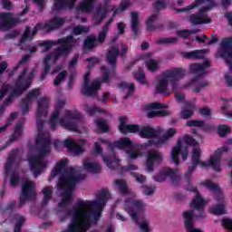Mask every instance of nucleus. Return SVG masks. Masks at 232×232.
I'll use <instances>...</instances> for the list:
<instances>
[{"label": "nucleus", "instance_id": "f257e3e1", "mask_svg": "<svg viewBox=\"0 0 232 232\" xmlns=\"http://www.w3.org/2000/svg\"><path fill=\"white\" fill-rule=\"evenodd\" d=\"M48 108H50V102L45 97L41 98L38 101L36 109V126L38 130L36 146L38 147V154L28 158L30 169L34 173V179H37L43 173V169L46 168L44 157L50 153V145L52 144L50 138L46 137L44 133H41L44 129V119L48 117Z\"/></svg>", "mask_w": 232, "mask_h": 232}, {"label": "nucleus", "instance_id": "f03ea898", "mask_svg": "<svg viewBox=\"0 0 232 232\" xmlns=\"http://www.w3.org/2000/svg\"><path fill=\"white\" fill-rule=\"evenodd\" d=\"M102 211H104V207L101 206L99 201L78 199L75 206L69 212L72 216L70 225L77 231L86 232V229L92 226L90 218L92 217L97 222L101 218Z\"/></svg>", "mask_w": 232, "mask_h": 232}, {"label": "nucleus", "instance_id": "7ed1b4c3", "mask_svg": "<svg viewBox=\"0 0 232 232\" xmlns=\"http://www.w3.org/2000/svg\"><path fill=\"white\" fill-rule=\"evenodd\" d=\"M67 164L68 159H63L57 162L51 172V178L54 179L57 175H61L58 179V186L60 189L63 190V198L70 202V200H72V193H73L75 186H77L79 181L82 180L83 178L81 174L75 175V169L66 167Z\"/></svg>", "mask_w": 232, "mask_h": 232}, {"label": "nucleus", "instance_id": "20e7f679", "mask_svg": "<svg viewBox=\"0 0 232 232\" xmlns=\"http://www.w3.org/2000/svg\"><path fill=\"white\" fill-rule=\"evenodd\" d=\"M64 104L65 102L63 100L57 102L56 106L58 109H55L51 116L50 128L51 130H55L57 128V124H60L62 128L68 130V131H77V124H79L81 119H82V116H81V112L77 111L66 110L63 117L59 120L61 110L64 108Z\"/></svg>", "mask_w": 232, "mask_h": 232}, {"label": "nucleus", "instance_id": "39448f33", "mask_svg": "<svg viewBox=\"0 0 232 232\" xmlns=\"http://www.w3.org/2000/svg\"><path fill=\"white\" fill-rule=\"evenodd\" d=\"M161 75L163 78L159 80L156 92L157 93L169 95V92H168L169 82L172 86V92H177L179 90V82L180 79H184L186 71L182 68H172L164 71Z\"/></svg>", "mask_w": 232, "mask_h": 232}, {"label": "nucleus", "instance_id": "423d86ee", "mask_svg": "<svg viewBox=\"0 0 232 232\" xmlns=\"http://www.w3.org/2000/svg\"><path fill=\"white\" fill-rule=\"evenodd\" d=\"M58 43L62 44L53 53H49L51 59L53 57V63L59 61V57H68L72 53L75 44H77V39L73 38V35L69 34L65 37L58 39Z\"/></svg>", "mask_w": 232, "mask_h": 232}, {"label": "nucleus", "instance_id": "0eeeda50", "mask_svg": "<svg viewBox=\"0 0 232 232\" xmlns=\"http://www.w3.org/2000/svg\"><path fill=\"white\" fill-rule=\"evenodd\" d=\"M23 75L21 74L18 76V79L15 82V88H12V85L4 83L0 87V101H3L5 97L8 94V92L11 91L10 95L11 97H19L23 95V92H26L28 90V82H22L21 79H23Z\"/></svg>", "mask_w": 232, "mask_h": 232}, {"label": "nucleus", "instance_id": "6e6552de", "mask_svg": "<svg viewBox=\"0 0 232 232\" xmlns=\"http://www.w3.org/2000/svg\"><path fill=\"white\" fill-rule=\"evenodd\" d=\"M101 70L102 72H104L102 81L94 80L91 85L90 83L87 85H82V93L85 97H95L97 95V92L101 90V83L110 82V71H108V67L102 66Z\"/></svg>", "mask_w": 232, "mask_h": 232}, {"label": "nucleus", "instance_id": "1a4fd4ad", "mask_svg": "<svg viewBox=\"0 0 232 232\" xmlns=\"http://www.w3.org/2000/svg\"><path fill=\"white\" fill-rule=\"evenodd\" d=\"M123 208L124 210L130 215L132 220H137L139 215L140 217H144L143 215H140V213H144V208H146V205H144L140 200L129 198L125 200Z\"/></svg>", "mask_w": 232, "mask_h": 232}, {"label": "nucleus", "instance_id": "9d476101", "mask_svg": "<svg viewBox=\"0 0 232 232\" xmlns=\"http://www.w3.org/2000/svg\"><path fill=\"white\" fill-rule=\"evenodd\" d=\"M228 150L229 149L226 146L218 148L217 150H215L214 156L210 157L208 162L200 160L198 166H200V168H202L203 169L205 168H208V166H210L218 173L220 172V162L222 160V153H227Z\"/></svg>", "mask_w": 232, "mask_h": 232}, {"label": "nucleus", "instance_id": "9b49d317", "mask_svg": "<svg viewBox=\"0 0 232 232\" xmlns=\"http://www.w3.org/2000/svg\"><path fill=\"white\" fill-rule=\"evenodd\" d=\"M21 23L20 17H14L10 12L0 13V32H8Z\"/></svg>", "mask_w": 232, "mask_h": 232}, {"label": "nucleus", "instance_id": "f8f14e48", "mask_svg": "<svg viewBox=\"0 0 232 232\" xmlns=\"http://www.w3.org/2000/svg\"><path fill=\"white\" fill-rule=\"evenodd\" d=\"M221 51H219V57L225 59L227 66L232 72V37H225L220 43Z\"/></svg>", "mask_w": 232, "mask_h": 232}, {"label": "nucleus", "instance_id": "ddd939ff", "mask_svg": "<svg viewBox=\"0 0 232 232\" xmlns=\"http://www.w3.org/2000/svg\"><path fill=\"white\" fill-rule=\"evenodd\" d=\"M211 66L209 61H205L203 63H191L189 65V72L193 75H196L192 79V82H198L200 79H203L208 73V68Z\"/></svg>", "mask_w": 232, "mask_h": 232}, {"label": "nucleus", "instance_id": "4468645a", "mask_svg": "<svg viewBox=\"0 0 232 232\" xmlns=\"http://www.w3.org/2000/svg\"><path fill=\"white\" fill-rule=\"evenodd\" d=\"M127 53H128V46L126 45H123L121 47V52L119 49V46H112L110 48L106 55V61L108 64L111 66L112 72H115V68L117 66V57H119V55L122 57L123 55H126Z\"/></svg>", "mask_w": 232, "mask_h": 232}, {"label": "nucleus", "instance_id": "2eb2a0df", "mask_svg": "<svg viewBox=\"0 0 232 232\" xmlns=\"http://www.w3.org/2000/svg\"><path fill=\"white\" fill-rule=\"evenodd\" d=\"M178 173V169H168L166 170H162L160 174L153 176V179L155 182H164L166 178L169 177L172 184L174 186H178L179 182H180V177L177 175Z\"/></svg>", "mask_w": 232, "mask_h": 232}, {"label": "nucleus", "instance_id": "dca6fc26", "mask_svg": "<svg viewBox=\"0 0 232 232\" xmlns=\"http://www.w3.org/2000/svg\"><path fill=\"white\" fill-rule=\"evenodd\" d=\"M39 95H41V91L39 89H33L27 93L25 98L21 100L23 115H26L30 111V104H32L34 99H37Z\"/></svg>", "mask_w": 232, "mask_h": 232}, {"label": "nucleus", "instance_id": "f3484780", "mask_svg": "<svg viewBox=\"0 0 232 232\" xmlns=\"http://www.w3.org/2000/svg\"><path fill=\"white\" fill-rule=\"evenodd\" d=\"M164 160V156L162 155V152L159 150H149L147 152V169L148 171H154L153 164H160Z\"/></svg>", "mask_w": 232, "mask_h": 232}, {"label": "nucleus", "instance_id": "a211bd4d", "mask_svg": "<svg viewBox=\"0 0 232 232\" xmlns=\"http://www.w3.org/2000/svg\"><path fill=\"white\" fill-rule=\"evenodd\" d=\"M75 3H77V0H53L52 10L56 14H61L64 10H73Z\"/></svg>", "mask_w": 232, "mask_h": 232}, {"label": "nucleus", "instance_id": "6ab92c4d", "mask_svg": "<svg viewBox=\"0 0 232 232\" xmlns=\"http://www.w3.org/2000/svg\"><path fill=\"white\" fill-rule=\"evenodd\" d=\"M108 4L105 3L104 5L100 4L96 6L95 12L93 14L92 19L95 21V25L99 26L103 21L108 17Z\"/></svg>", "mask_w": 232, "mask_h": 232}, {"label": "nucleus", "instance_id": "aec40b11", "mask_svg": "<svg viewBox=\"0 0 232 232\" xmlns=\"http://www.w3.org/2000/svg\"><path fill=\"white\" fill-rule=\"evenodd\" d=\"M35 193V188L32 182H25L22 185V195L20 197V206H24L26 200H30Z\"/></svg>", "mask_w": 232, "mask_h": 232}, {"label": "nucleus", "instance_id": "412c9836", "mask_svg": "<svg viewBox=\"0 0 232 232\" xmlns=\"http://www.w3.org/2000/svg\"><path fill=\"white\" fill-rule=\"evenodd\" d=\"M205 204L206 202L204 201V198L197 194L195 198L190 203L191 208H194V209L198 210V214H194V218H206V213L204 212Z\"/></svg>", "mask_w": 232, "mask_h": 232}, {"label": "nucleus", "instance_id": "4be33fe9", "mask_svg": "<svg viewBox=\"0 0 232 232\" xmlns=\"http://www.w3.org/2000/svg\"><path fill=\"white\" fill-rule=\"evenodd\" d=\"M126 121L128 118L126 116L120 117V126L119 130L121 133H140V125L136 124H126Z\"/></svg>", "mask_w": 232, "mask_h": 232}, {"label": "nucleus", "instance_id": "5701e85b", "mask_svg": "<svg viewBox=\"0 0 232 232\" xmlns=\"http://www.w3.org/2000/svg\"><path fill=\"white\" fill-rule=\"evenodd\" d=\"M139 135L141 139H159V137H160V129L143 126L140 128Z\"/></svg>", "mask_w": 232, "mask_h": 232}, {"label": "nucleus", "instance_id": "b1692460", "mask_svg": "<svg viewBox=\"0 0 232 232\" xmlns=\"http://www.w3.org/2000/svg\"><path fill=\"white\" fill-rule=\"evenodd\" d=\"M183 218L185 219V227L188 232H202V230L194 227L195 212L193 210H187L183 212Z\"/></svg>", "mask_w": 232, "mask_h": 232}, {"label": "nucleus", "instance_id": "393cba45", "mask_svg": "<svg viewBox=\"0 0 232 232\" xmlns=\"http://www.w3.org/2000/svg\"><path fill=\"white\" fill-rule=\"evenodd\" d=\"M117 148L118 150H131L133 148V141L128 137L121 138L109 144V150H113Z\"/></svg>", "mask_w": 232, "mask_h": 232}, {"label": "nucleus", "instance_id": "a878e982", "mask_svg": "<svg viewBox=\"0 0 232 232\" xmlns=\"http://www.w3.org/2000/svg\"><path fill=\"white\" fill-rule=\"evenodd\" d=\"M177 133V129L170 128L169 129L166 133L161 136L158 140H149L150 146H161V144H166L171 137H173Z\"/></svg>", "mask_w": 232, "mask_h": 232}, {"label": "nucleus", "instance_id": "bb28decb", "mask_svg": "<svg viewBox=\"0 0 232 232\" xmlns=\"http://www.w3.org/2000/svg\"><path fill=\"white\" fill-rule=\"evenodd\" d=\"M17 157H19V150L14 149L10 152L9 157L7 158V160L5 162V177H8V175L12 173V168L14 167V164H15V160H17Z\"/></svg>", "mask_w": 232, "mask_h": 232}, {"label": "nucleus", "instance_id": "cd10ccee", "mask_svg": "<svg viewBox=\"0 0 232 232\" xmlns=\"http://www.w3.org/2000/svg\"><path fill=\"white\" fill-rule=\"evenodd\" d=\"M64 23V18L54 16L53 19L44 24V28L47 30V32H52L53 30L61 28V26H63Z\"/></svg>", "mask_w": 232, "mask_h": 232}, {"label": "nucleus", "instance_id": "c85d7f7f", "mask_svg": "<svg viewBox=\"0 0 232 232\" xmlns=\"http://www.w3.org/2000/svg\"><path fill=\"white\" fill-rule=\"evenodd\" d=\"M188 21L193 24V26H197L198 24H209L211 23V18L208 17V15H202L198 13L190 14Z\"/></svg>", "mask_w": 232, "mask_h": 232}, {"label": "nucleus", "instance_id": "c756f323", "mask_svg": "<svg viewBox=\"0 0 232 232\" xmlns=\"http://www.w3.org/2000/svg\"><path fill=\"white\" fill-rule=\"evenodd\" d=\"M63 146L69 150L74 155H81L84 153V149L79 144L75 142V140L72 139H67L63 141Z\"/></svg>", "mask_w": 232, "mask_h": 232}, {"label": "nucleus", "instance_id": "7c9ffc66", "mask_svg": "<svg viewBox=\"0 0 232 232\" xmlns=\"http://www.w3.org/2000/svg\"><path fill=\"white\" fill-rule=\"evenodd\" d=\"M113 23V18H110L102 26V31L99 32L96 43L99 44H104L106 37H108V32H110V26Z\"/></svg>", "mask_w": 232, "mask_h": 232}, {"label": "nucleus", "instance_id": "2f4dec72", "mask_svg": "<svg viewBox=\"0 0 232 232\" xmlns=\"http://www.w3.org/2000/svg\"><path fill=\"white\" fill-rule=\"evenodd\" d=\"M202 185L217 195L216 200L218 202H222V190H220V187H218V184L213 183L209 180H205L202 182Z\"/></svg>", "mask_w": 232, "mask_h": 232}, {"label": "nucleus", "instance_id": "473e14b6", "mask_svg": "<svg viewBox=\"0 0 232 232\" xmlns=\"http://www.w3.org/2000/svg\"><path fill=\"white\" fill-rule=\"evenodd\" d=\"M192 107L193 104H191V102H185V106L181 108L180 119H191L193 117V114L195 113L193 109H191Z\"/></svg>", "mask_w": 232, "mask_h": 232}, {"label": "nucleus", "instance_id": "72a5a7b5", "mask_svg": "<svg viewBox=\"0 0 232 232\" xmlns=\"http://www.w3.org/2000/svg\"><path fill=\"white\" fill-rule=\"evenodd\" d=\"M110 198V190L108 188H102L97 195V200H92L90 202H99L102 208L106 207V202Z\"/></svg>", "mask_w": 232, "mask_h": 232}, {"label": "nucleus", "instance_id": "f704fd0d", "mask_svg": "<svg viewBox=\"0 0 232 232\" xmlns=\"http://www.w3.org/2000/svg\"><path fill=\"white\" fill-rule=\"evenodd\" d=\"M95 6V0H83L79 5L80 12L84 14H90V12H93V8Z\"/></svg>", "mask_w": 232, "mask_h": 232}, {"label": "nucleus", "instance_id": "c9c22d12", "mask_svg": "<svg viewBox=\"0 0 232 232\" xmlns=\"http://www.w3.org/2000/svg\"><path fill=\"white\" fill-rule=\"evenodd\" d=\"M181 151H182V140H179L177 142V146H175L172 149V152H171V159L174 164H176V166H179V164H180V160H179V155H180Z\"/></svg>", "mask_w": 232, "mask_h": 232}, {"label": "nucleus", "instance_id": "e433bc0d", "mask_svg": "<svg viewBox=\"0 0 232 232\" xmlns=\"http://www.w3.org/2000/svg\"><path fill=\"white\" fill-rule=\"evenodd\" d=\"M131 32L133 34L134 39L139 37V14L132 12L131 13V24H130Z\"/></svg>", "mask_w": 232, "mask_h": 232}, {"label": "nucleus", "instance_id": "4c0bfd02", "mask_svg": "<svg viewBox=\"0 0 232 232\" xmlns=\"http://www.w3.org/2000/svg\"><path fill=\"white\" fill-rule=\"evenodd\" d=\"M83 169L91 173H101V165L95 162H90V160L83 161Z\"/></svg>", "mask_w": 232, "mask_h": 232}, {"label": "nucleus", "instance_id": "58836bf2", "mask_svg": "<svg viewBox=\"0 0 232 232\" xmlns=\"http://www.w3.org/2000/svg\"><path fill=\"white\" fill-rule=\"evenodd\" d=\"M97 46V38L93 35H89L85 38L83 42V50L85 52H91L93 48Z\"/></svg>", "mask_w": 232, "mask_h": 232}, {"label": "nucleus", "instance_id": "ea45409f", "mask_svg": "<svg viewBox=\"0 0 232 232\" xmlns=\"http://www.w3.org/2000/svg\"><path fill=\"white\" fill-rule=\"evenodd\" d=\"M52 61V54H47L44 59V68L42 72L40 81H44L48 73H50V70H52V65L49 63Z\"/></svg>", "mask_w": 232, "mask_h": 232}, {"label": "nucleus", "instance_id": "a19ab883", "mask_svg": "<svg viewBox=\"0 0 232 232\" xmlns=\"http://www.w3.org/2000/svg\"><path fill=\"white\" fill-rule=\"evenodd\" d=\"M119 88L121 90H128L127 93L125 94V99H130V97L135 93V83L133 82L128 83L126 82H121L119 84Z\"/></svg>", "mask_w": 232, "mask_h": 232}, {"label": "nucleus", "instance_id": "79ce46f5", "mask_svg": "<svg viewBox=\"0 0 232 232\" xmlns=\"http://www.w3.org/2000/svg\"><path fill=\"white\" fill-rule=\"evenodd\" d=\"M171 0H156L152 5L155 14H160L162 10H166Z\"/></svg>", "mask_w": 232, "mask_h": 232}, {"label": "nucleus", "instance_id": "37998d69", "mask_svg": "<svg viewBox=\"0 0 232 232\" xmlns=\"http://www.w3.org/2000/svg\"><path fill=\"white\" fill-rule=\"evenodd\" d=\"M208 39L209 38L206 34H203L201 36L197 35L195 37V41H197L200 44H206V46H211V44H215L216 43H218V37H217V34L211 40H209L208 42H206Z\"/></svg>", "mask_w": 232, "mask_h": 232}, {"label": "nucleus", "instance_id": "c03bdc74", "mask_svg": "<svg viewBox=\"0 0 232 232\" xmlns=\"http://www.w3.org/2000/svg\"><path fill=\"white\" fill-rule=\"evenodd\" d=\"M42 193L44 195V198L42 200V208H45V206H48V202L52 200V195H53V190L51 187H45L43 188Z\"/></svg>", "mask_w": 232, "mask_h": 232}, {"label": "nucleus", "instance_id": "a18cd8bd", "mask_svg": "<svg viewBox=\"0 0 232 232\" xmlns=\"http://www.w3.org/2000/svg\"><path fill=\"white\" fill-rule=\"evenodd\" d=\"M26 73H28V68L24 67L23 72L20 73V75L24 74L23 77L21 78V82H27L28 88H30V84H32V79H34L35 75V69H33L32 72L28 73L27 79H24V77H26Z\"/></svg>", "mask_w": 232, "mask_h": 232}, {"label": "nucleus", "instance_id": "49530a36", "mask_svg": "<svg viewBox=\"0 0 232 232\" xmlns=\"http://www.w3.org/2000/svg\"><path fill=\"white\" fill-rule=\"evenodd\" d=\"M129 7H130V1L122 0L120 3V6L118 8L112 7L113 14L111 19H113V17H115V15H118V14H121V12H125V10H128Z\"/></svg>", "mask_w": 232, "mask_h": 232}, {"label": "nucleus", "instance_id": "de8ad7c7", "mask_svg": "<svg viewBox=\"0 0 232 232\" xmlns=\"http://www.w3.org/2000/svg\"><path fill=\"white\" fill-rule=\"evenodd\" d=\"M157 19H159V15H157V14H154L148 18L146 23L148 32H153L154 30L162 28L164 26V25H153V22L157 21Z\"/></svg>", "mask_w": 232, "mask_h": 232}, {"label": "nucleus", "instance_id": "09e8293b", "mask_svg": "<svg viewBox=\"0 0 232 232\" xmlns=\"http://www.w3.org/2000/svg\"><path fill=\"white\" fill-rule=\"evenodd\" d=\"M21 135H23V122H18L14 127V133L9 139V142H14L17 139H21Z\"/></svg>", "mask_w": 232, "mask_h": 232}, {"label": "nucleus", "instance_id": "8fccbe9b", "mask_svg": "<svg viewBox=\"0 0 232 232\" xmlns=\"http://www.w3.org/2000/svg\"><path fill=\"white\" fill-rule=\"evenodd\" d=\"M115 184L117 186L121 195H128V193H130V190H128V184L126 183V180L116 179Z\"/></svg>", "mask_w": 232, "mask_h": 232}, {"label": "nucleus", "instance_id": "3c124183", "mask_svg": "<svg viewBox=\"0 0 232 232\" xmlns=\"http://www.w3.org/2000/svg\"><path fill=\"white\" fill-rule=\"evenodd\" d=\"M186 59H202L204 57V50H196L184 53Z\"/></svg>", "mask_w": 232, "mask_h": 232}, {"label": "nucleus", "instance_id": "603ef678", "mask_svg": "<svg viewBox=\"0 0 232 232\" xmlns=\"http://www.w3.org/2000/svg\"><path fill=\"white\" fill-rule=\"evenodd\" d=\"M140 218H141L140 221L139 220V218H137V220L133 221L139 226L142 232H150V225L144 216L140 217Z\"/></svg>", "mask_w": 232, "mask_h": 232}, {"label": "nucleus", "instance_id": "864d4df0", "mask_svg": "<svg viewBox=\"0 0 232 232\" xmlns=\"http://www.w3.org/2000/svg\"><path fill=\"white\" fill-rule=\"evenodd\" d=\"M95 124L97 125L98 130L101 133H108L110 131V127L106 124V121L104 119H97L95 120Z\"/></svg>", "mask_w": 232, "mask_h": 232}, {"label": "nucleus", "instance_id": "5fc2aeb1", "mask_svg": "<svg viewBox=\"0 0 232 232\" xmlns=\"http://www.w3.org/2000/svg\"><path fill=\"white\" fill-rule=\"evenodd\" d=\"M201 155H202V150H200V148L195 147L192 150L191 164H195L198 166V163H200Z\"/></svg>", "mask_w": 232, "mask_h": 232}, {"label": "nucleus", "instance_id": "6e6d98bb", "mask_svg": "<svg viewBox=\"0 0 232 232\" xmlns=\"http://www.w3.org/2000/svg\"><path fill=\"white\" fill-rule=\"evenodd\" d=\"M57 44H61V43H59V39L57 41L45 40L40 43V46H44V48L43 52H48L52 50L53 46H57Z\"/></svg>", "mask_w": 232, "mask_h": 232}, {"label": "nucleus", "instance_id": "4d7b16f0", "mask_svg": "<svg viewBox=\"0 0 232 232\" xmlns=\"http://www.w3.org/2000/svg\"><path fill=\"white\" fill-rule=\"evenodd\" d=\"M209 211L212 215H226V207L223 204L214 205Z\"/></svg>", "mask_w": 232, "mask_h": 232}, {"label": "nucleus", "instance_id": "13d9d810", "mask_svg": "<svg viewBox=\"0 0 232 232\" xmlns=\"http://www.w3.org/2000/svg\"><path fill=\"white\" fill-rule=\"evenodd\" d=\"M169 115V111L166 110L161 111H151L148 112L147 117L148 119H155V117H168Z\"/></svg>", "mask_w": 232, "mask_h": 232}, {"label": "nucleus", "instance_id": "bf43d9fd", "mask_svg": "<svg viewBox=\"0 0 232 232\" xmlns=\"http://www.w3.org/2000/svg\"><path fill=\"white\" fill-rule=\"evenodd\" d=\"M103 162L107 168L110 169H115V166H113V162L119 163V159L110 157V156H102Z\"/></svg>", "mask_w": 232, "mask_h": 232}, {"label": "nucleus", "instance_id": "052dcab7", "mask_svg": "<svg viewBox=\"0 0 232 232\" xmlns=\"http://www.w3.org/2000/svg\"><path fill=\"white\" fill-rule=\"evenodd\" d=\"M90 32V27H85L83 25H76L72 28V35H82V34H88Z\"/></svg>", "mask_w": 232, "mask_h": 232}, {"label": "nucleus", "instance_id": "680f3d73", "mask_svg": "<svg viewBox=\"0 0 232 232\" xmlns=\"http://www.w3.org/2000/svg\"><path fill=\"white\" fill-rule=\"evenodd\" d=\"M182 141L185 144H187V146H192L193 148H195L196 146H198V141H197V140H195L193 136H190L188 134H186L185 136H183Z\"/></svg>", "mask_w": 232, "mask_h": 232}, {"label": "nucleus", "instance_id": "e2e57ef3", "mask_svg": "<svg viewBox=\"0 0 232 232\" xmlns=\"http://www.w3.org/2000/svg\"><path fill=\"white\" fill-rule=\"evenodd\" d=\"M134 79L138 81L140 84H148V82L146 81V74L144 73V71H138L134 72Z\"/></svg>", "mask_w": 232, "mask_h": 232}, {"label": "nucleus", "instance_id": "0e129e2a", "mask_svg": "<svg viewBox=\"0 0 232 232\" xmlns=\"http://www.w3.org/2000/svg\"><path fill=\"white\" fill-rule=\"evenodd\" d=\"M206 122L201 120H191L187 121L186 126L188 128H203L205 126Z\"/></svg>", "mask_w": 232, "mask_h": 232}, {"label": "nucleus", "instance_id": "69168bd1", "mask_svg": "<svg viewBox=\"0 0 232 232\" xmlns=\"http://www.w3.org/2000/svg\"><path fill=\"white\" fill-rule=\"evenodd\" d=\"M86 111L89 115L92 116V115H95L96 113H105L106 111L97 106H87Z\"/></svg>", "mask_w": 232, "mask_h": 232}, {"label": "nucleus", "instance_id": "338daca9", "mask_svg": "<svg viewBox=\"0 0 232 232\" xmlns=\"http://www.w3.org/2000/svg\"><path fill=\"white\" fill-rule=\"evenodd\" d=\"M231 105L229 102H226L225 104L221 107V111L227 117V119H232V111Z\"/></svg>", "mask_w": 232, "mask_h": 232}, {"label": "nucleus", "instance_id": "774afa93", "mask_svg": "<svg viewBox=\"0 0 232 232\" xmlns=\"http://www.w3.org/2000/svg\"><path fill=\"white\" fill-rule=\"evenodd\" d=\"M231 131V128L227 125H219L218 127V134L219 137H226Z\"/></svg>", "mask_w": 232, "mask_h": 232}]
</instances>
